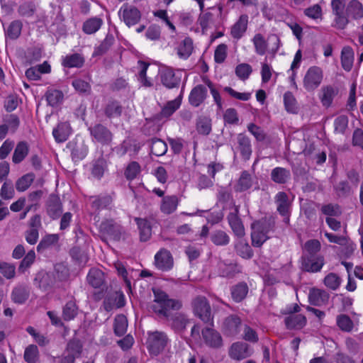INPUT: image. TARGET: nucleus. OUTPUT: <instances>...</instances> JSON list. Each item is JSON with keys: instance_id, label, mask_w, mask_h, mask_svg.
Returning a JSON list of instances; mask_svg holds the SVG:
<instances>
[{"instance_id": "obj_12", "label": "nucleus", "mask_w": 363, "mask_h": 363, "mask_svg": "<svg viewBox=\"0 0 363 363\" xmlns=\"http://www.w3.org/2000/svg\"><path fill=\"white\" fill-rule=\"evenodd\" d=\"M242 328V320L238 315L232 314L226 317L223 323L222 330L227 336L234 337L238 335Z\"/></svg>"}, {"instance_id": "obj_49", "label": "nucleus", "mask_w": 363, "mask_h": 363, "mask_svg": "<svg viewBox=\"0 0 363 363\" xmlns=\"http://www.w3.org/2000/svg\"><path fill=\"white\" fill-rule=\"evenodd\" d=\"M167 151V143L159 138H152L151 140V154L160 157L164 155Z\"/></svg>"}, {"instance_id": "obj_15", "label": "nucleus", "mask_w": 363, "mask_h": 363, "mask_svg": "<svg viewBox=\"0 0 363 363\" xmlns=\"http://www.w3.org/2000/svg\"><path fill=\"white\" fill-rule=\"evenodd\" d=\"M228 224L235 235L242 238L245 235V228L242 220L239 217V206H235L233 211L227 216Z\"/></svg>"}, {"instance_id": "obj_19", "label": "nucleus", "mask_w": 363, "mask_h": 363, "mask_svg": "<svg viewBox=\"0 0 363 363\" xmlns=\"http://www.w3.org/2000/svg\"><path fill=\"white\" fill-rule=\"evenodd\" d=\"M248 18L247 15L242 14L232 26L230 28V35L233 39L239 40L243 37L247 29Z\"/></svg>"}, {"instance_id": "obj_41", "label": "nucleus", "mask_w": 363, "mask_h": 363, "mask_svg": "<svg viewBox=\"0 0 363 363\" xmlns=\"http://www.w3.org/2000/svg\"><path fill=\"white\" fill-rule=\"evenodd\" d=\"M78 314V306L74 300L67 301L62 308V318L65 321L74 320Z\"/></svg>"}, {"instance_id": "obj_13", "label": "nucleus", "mask_w": 363, "mask_h": 363, "mask_svg": "<svg viewBox=\"0 0 363 363\" xmlns=\"http://www.w3.org/2000/svg\"><path fill=\"white\" fill-rule=\"evenodd\" d=\"M206 326L204 328L202 331V337L205 344L209 347L218 349L222 347L223 345V338L220 334L213 328L212 326Z\"/></svg>"}, {"instance_id": "obj_53", "label": "nucleus", "mask_w": 363, "mask_h": 363, "mask_svg": "<svg viewBox=\"0 0 363 363\" xmlns=\"http://www.w3.org/2000/svg\"><path fill=\"white\" fill-rule=\"evenodd\" d=\"M46 100L50 106H56L63 99V93L57 89H48L45 93Z\"/></svg>"}, {"instance_id": "obj_16", "label": "nucleus", "mask_w": 363, "mask_h": 363, "mask_svg": "<svg viewBox=\"0 0 363 363\" xmlns=\"http://www.w3.org/2000/svg\"><path fill=\"white\" fill-rule=\"evenodd\" d=\"M182 73L180 70L177 72L171 68L165 69L161 74V82L168 89L179 87Z\"/></svg>"}, {"instance_id": "obj_34", "label": "nucleus", "mask_w": 363, "mask_h": 363, "mask_svg": "<svg viewBox=\"0 0 363 363\" xmlns=\"http://www.w3.org/2000/svg\"><path fill=\"white\" fill-rule=\"evenodd\" d=\"M179 199L177 196H164L160 206V210L165 214H170L174 212L178 206Z\"/></svg>"}, {"instance_id": "obj_8", "label": "nucleus", "mask_w": 363, "mask_h": 363, "mask_svg": "<svg viewBox=\"0 0 363 363\" xmlns=\"http://www.w3.org/2000/svg\"><path fill=\"white\" fill-rule=\"evenodd\" d=\"M332 12L335 16L334 26L338 29H344L349 23L347 18L346 6L344 1L332 0Z\"/></svg>"}, {"instance_id": "obj_48", "label": "nucleus", "mask_w": 363, "mask_h": 363, "mask_svg": "<svg viewBox=\"0 0 363 363\" xmlns=\"http://www.w3.org/2000/svg\"><path fill=\"white\" fill-rule=\"evenodd\" d=\"M252 186V179L251 175L247 172L243 171L235 186V191L242 192L248 190Z\"/></svg>"}, {"instance_id": "obj_45", "label": "nucleus", "mask_w": 363, "mask_h": 363, "mask_svg": "<svg viewBox=\"0 0 363 363\" xmlns=\"http://www.w3.org/2000/svg\"><path fill=\"white\" fill-rule=\"evenodd\" d=\"M235 249L236 253L243 259H250L254 255V252L251 247L244 240L238 241L235 245Z\"/></svg>"}, {"instance_id": "obj_26", "label": "nucleus", "mask_w": 363, "mask_h": 363, "mask_svg": "<svg viewBox=\"0 0 363 363\" xmlns=\"http://www.w3.org/2000/svg\"><path fill=\"white\" fill-rule=\"evenodd\" d=\"M347 18L358 20L363 18V6L358 0H351L346 6Z\"/></svg>"}, {"instance_id": "obj_55", "label": "nucleus", "mask_w": 363, "mask_h": 363, "mask_svg": "<svg viewBox=\"0 0 363 363\" xmlns=\"http://www.w3.org/2000/svg\"><path fill=\"white\" fill-rule=\"evenodd\" d=\"M213 244L218 246H225L230 242V237L223 230H216L211 235Z\"/></svg>"}, {"instance_id": "obj_30", "label": "nucleus", "mask_w": 363, "mask_h": 363, "mask_svg": "<svg viewBox=\"0 0 363 363\" xmlns=\"http://www.w3.org/2000/svg\"><path fill=\"white\" fill-rule=\"evenodd\" d=\"M284 323L287 329H301L306 324V318L301 314H292L285 318Z\"/></svg>"}, {"instance_id": "obj_14", "label": "nucleus", "mask_w": 363, "mask_h": 363, "mask_svg": "<svg viewBox=\"0 0 363 363\" xmlns=\"http://www.w3.org/2000/svg\"><path fill=\"white\" fill-rule=\"evenodd\" d=\"M155 264L157 269L162 272H168L172 269L174 260L170 252L161 249L155 255Z\"/></svg>"}, {"instance_id": "obj_63", "label": "nucleus", "mask_w": 363, "mask_h": 363, "mask_svg": "<svg viewBox=\"0 0 363 363\" xmlns=\"http://www.w3.org/2000/svg\"><path fill=\"white\" fill-rule=\"evenodd\" d=\"M337 325L342 331L350 332L353 328V322L351 318L345 314L337 316Z\"/></svg>"}, {"instance_id": "obj_43", "label": "nucleus", "mask_w": 363, "mask_h": 363, "mask_svg": "<svg viewBox=\"0 0 363 363\" xmlns=\"http://www.w3.org/2000/svg\"><path fill=\"white\" fill-rule=\"evenodd\" d=\"M48 213L53 219L62 213V203L57 196H51L48 203Z\"/></svg>"}, {"instance_id": "obj_37", "label": "nucleus", "mask_w": 363, "mask_h": 363, "mask_svg": "<svg viewBox=\"0 0 363 363\" xmlns=\"http://www.w3.org/2000/svg\"><path fill=\"white\" fill-rule=\"evenodd\" d=\"M84 58L79 53L67 55L63 57L62 62V66L67 68H80L84 65Z\"/></svg>"}, {"instance_id": "obj_54", "label": "nucleus", "mask_w": 363, "mask_h": 363, "mask_svg": "<svg viewBox=\"0 0 363 363\" xmlns=\"http://www.w3.org/2000/svg\"><path fill=\"white\" fill-rule=\"evenodd\" d=\"M284 104L285 109L291 113H296L298 106L294 94L291 91H286L284 94Z\"/></svg>"}, {"instance_id": "obj_27", "label": "nucleus", "mask_w": 363, "mask_h": 363, "mask_svg": "<svg viewBox=\"0 0 363 363\" xmlns=\"http://www.w3.org/2000/svg\"><path fill=\"white\" fill-rule=\"evenodd\" d=\"M248 291V286L244 281L239 282L233 286L230 289L231 297L236 303H240L243 301L247 296Z\"/></svg>"}, {"instance_id": "obj_25", "label": "nucleus", "mask_w": 363, "mask_h": 363, "mask_svg": "<svg viewBox=\"0 0 363 363\" xmlns=\"http://www.w3.org/2000/svg\"><path fill=\"white\" fill-rule=\"evenodd\" d=\"M71 127L69 123H60L53 129L52 135L57 143L66 141L71 134Z\"/></svg>"}, {"instance_id": "obj_51", "label": "nucleus", "mask_w": 363, "mask_h": 363, "mask_svg": "<svg viewBox=\"0 0 363 363\" xmlns=\"http://www.w3.org/2000/svg\"><path fill=\"white\" fill-rule=\"evenodd\" d=\"M181 99L176 98L174 100L169 101L162 108L160 116L162 118H169L181 106Z\"/></svg>"}, {"instance_id": "obj_35", "label": "nucleus", "mask_w": 363, "mask_h": 363, "mask_svg": "<svg viewBox=\"0 0 363 363\" xmlns=\"http://www.w3.org/2000/svg\"><path fill=\"white\" fill-rule=\"evenodd\" d=\"M103 23V20L99 17L90 18L84 22L82 30L88 35L94 34L101 28Z\"/></svg>"}, {"instance_id": "obj_62", "label": "nucleus", "mask_w": 363, "mask_h": 363, "mask_svg": "<svg viewBox=\"0 0 363 363\" xmlns=\"http://www.w3.org/2000/svg\"><path fill=\"white\" fill-rule=\"evenodd\" d=\"M94 198L91 207L96 211L106 208L111 203V198L109 196H99Z\"/></svg>"}, {"instance_id": "obj_39", "label": "nucleus", "mask_w": 363, "mask_h": 363, "mask_svg": "<svg viewBox=\"0 0 363 363\" xmlns=\"http://www.w3.org/2000/svg\"><path fill=\"white\" fill-rule=\"evenodd\" d=\"M89 152L88 146L84 142L76 143L72 149L71 156L74 163L79 162L84 160Z\"/></svg>"}, {"instance_id": "obj_46", "label": "nucleus", "mask_w": 363, "mask_h": 363, "mask_svg": "<svg viewBox=\"0 0 363 363\" xmlns=\"http://www.w3.org/2000/svg\"><path fill=\"white\" fill-rule=\"evenodd\" d=\"M115 42V38L111 33H108L100 45L94 48V55H102L105 54Z\"/></svg>"}, {"instance_id": "obj_9", "label": "nucleus", "mask_w": 363, "mask_h": 363, "mask_svg": "<svg viewBox=\"0 0 363 363\" xmlns=\"http://www.w3.org/2000/svg\"><path fill=\"white\" fill-rule=\"evenodd\" d=\"M325 264L323 255H303L301 266L303 270L310 273H317L321 271Z\"/></svg>"}, {"instance_id": "obj_64", "label": "nucleus", "mask_w": 363, "mask_h": 363, "mask_svg": "<svg viewBox=\"0 0 363 363\" xmlns=\"http://www.w3.org/2000/svg\"><path fill=\"white\" fill-rule=\"evenodd\" d=\"M349 119L345 115L337 116L334 121V131L335 133L344 134L348 126Z\"/></svg>"}, {"instance_id": "obj_38", "label": "nucleus", "mask_w": 363, "mask_h": 363, "mask_svg": "<svg viewBox=\"0 0 363 363\" xmlns=\"http://www.w3.org/2000/svg\"><path fill=\"white\" fill-rule=\"evenodd\" d=\"M29 152L28 145L26 141L19 142L13 154L12 162L14 164L21 163L28 155Z\"/></svg>"}, {"instance_id": "obj_33", "label": "nucleus", "mask_w": 363, "mask_h": 363, "mask_svg": "<svg viewBox=\"0 0 363 363\" xmlns=\"http://www.w3.org/2000/svg\"><path fill=\"white\" fill-rule=\"evenodd\" d=\"M135 220L140 232V240L147 241L152 235V227L150 222L147 219L140 218H135Z\"/></svg>"}, {"instance_id": "obj_23", "label": "nucleus", "mask_w": 363, "mask_h": 363, "mask_svg": "<svg viewBox=\"0 0 363 363\" xmlns=\"http://www.w3.org/2000/svg\"><path fill=\"white\" fill-rule=\"evenodd\" d=\"M35 281L38 282V287L39 289L42 291H47L54 286L56 277L54 273H39L35 277Z\"/></svg>"}, {"instance_id": "obj_7", "label": "nucleus", "mask_w": 363, "mask_h": 363, "mask_svg": "<svg viewBox=\"0 0 363 363\" xmlns=\"http://www.w3.org/2000/svg\"><path fill=\"white\" fill-rule=\"evenodd\" d=\"M90 135L93 141L102 145H108L113 140V134L111 130L101 123H96L89 127Z\"/></svg>"}, {"instance_id": "obj_44", "label": "nucleus", "mask_w": 363, "mask_h": 363, "mask_svg": "<svg viewBox=\"0 0 363 363\" xmlns=\"http://www.w3.org/2000/svg\"><path fill=\"white\" fill-rule=\"evenodd\" d=\"M252 42L255 47V51L257 55H265L267 50L268 43L262 34L256 33L252 38Z\"/></svg>"}, {"instance_id": "obj_21", "label": "nucleus", "mask_w": 363, "mask_h": 363, "mask_svg": "<svg viewBox=\"0 0 363 363\" xmlns=\"http://www.w3.org/2000/svg\"><path fill=\"white\" fill-rule=\"evenodd\" d=\"M219 275L222 277L232 278L235 274L242 272L241 266L235 262L226 263L224 261H219L218 263Z\"/></svg>"}, {"instance_id": "obj_57", "label": "nucleus", "mask_w": 363, "mask_h": 363, "mask_svg": "<svg viewBox=\"0 0 363 363\" xmlns=\"http://www.w3.org/2000/svg\"><path fill=\"white\" fill-rule=\"evenodd\" d=\"M321 249V244L318 240L311 239L304 244L306 253L303 255H318Z\"/></svg>"}, {"instance_id": "obj_59", "label": "nucleus", "mask_w": 363, "mask_h": 363, "mask_svg": "<svg viewBox=\"0 0 363 363\" xmlns=\"http://www.w3.org/2000/svg\"><path fill=\"white\" fill-rule=\"evenodd\" d=\"M323 282L328 289L335 291L341 284V278L337 274L330 272L325 277Z\"/></svg>"}, {"instance_id": "obj_11", "label": "nucleus", "mask_w": 363, "mask_h": 363, "mask_svg": "<svg viewBox=\"0 0 363 363\" xmlns=\"http://www.w3.org/2000/svg\"><path fill=\"white\" fill-rule=\"evenodd\" d=\"M167 313V315H162V316L165 317L167 321L169 322L172 329L177 333L183 332L186 329L189 323V319L185 314L179 312L172 313L170 310Z\"/></svg>"}, {"instance_id": "obj_2", "label": "nucleus", "mask_w": 363, "mask_h": 363, "mask_svg": "<svg viewBox=\"0 0 363 363\" xmlns=\"http://www.w3.org/2000/svg\"><path fill=\"white\" fill-rule=\"evenodd\" d=\"M193 311L196 316L203 323L213 325V318L211 309L207 298L205 296H196L191 303Z\"/></svg>"}, {"instance_id": "obj_22", "label": "nucleus", "mask_w": 363, "mask_h": 363, "mask_svg": "<svg viewBox=\"0 0 363 363\" xmlns=\"http://www.w3.org/2000/svg\"><path fill=\"white\" fill-rule=\"evenodd\" d=\"M207 96V89L202 84L196 85L194 87L189 96V104L194 106H199Z\"/></svg>"}, {"instance_id": "obj_1", "label": "nucleus", "mask_w": 363, "mask_h": 363, "mask_svg": "<svg viewBox=\"0 0 363 363\" xmlns=\"http://www.w3.org/2000/svg\"><path fill=\"white\" fill-rule=\"evenodd\" d=\"M275 222L272 218H264L252 223V245L260 247L270 238V233L274 232Z\"/></svg>"}, {"instance_id": "obj_40", "label": "nucleus", "mask_w": 363, "mask_h": 363, "mask_svg": "<svg viewBox=\"0 0 363 363\" xmlns=\"http://www.w3.org/2000/svg\"><path fill=\"white\" fill-rule=\"evenodd\" d=\"M128 319L123 314L117 315L114 319L113 332L118 337H121L125 334L128 328Z\"/></svg>"}, {"instance_id": "obj_47", "label": "nucleus", "mask_w": 363, "mask_h": 363, "mask_svg": "<svg viewBox=\"0 0 363 363\" xmlns=\"http://www.w3.org/2000/svg\"><path fill=\"white\" fill-rule=\"evenodd\" d=\"M35 174L33 173H27L21 177L16 182V189L18 192H23L26 191L32 184L35 179Z\"/></svg>"}, {"instance_id": "obj_36", "label": "nucleus", "mask_w": 363, "mask_h": 363, "mask_svg": "<svg viewBox=\"0 0 363 363\" xmlns=\"http://www.w3.org/2000/svg\"><path fill=\"white\" fill-rule=\"evenodd\" d=\"M193 42L190 38H185L177 48V54L180 59L186 60L191 55Z\"/></svg>"}, {"instance_id": "obj_3", "label": "nucleus", "mask_w": 363, "mask_h": 363, "mask_svg": "<svg viewBox=\"0 0 363 363\" xmlns=\"http://www.w3.org/2000/svg\"><path fill=\"white\" fill-rule=\"evenodd\" d=\"M155 301L157 304L155 305L153 308L159 315H167L169 310H179L182 306L181 301L169 298L164 292H155Z\"/></svg>"}, {"instance_id": "obj_29", "label": "nucleus", "mask_w": 363, "mask_h": 363, "mask_svg": "<svg viewBox=\"0 0 363 363\" xmlns=\"http://www.w3.org/2000/svg\"><path fill=\"white\" fill-rule=\"evenodd\" d=\"M337 94V90L331 85L323 86L320 89V100L325 107H330L333 103L335 96Z\"/></svg>"}, {"instance_id": "obj_24", "label": "nucleus", "mask_w": 363, "mask_h": 363, "mask_svg": "<svg viewBox=\"0 0 363 363\" xmlns=\"http://www.w3.org/2000/svg\"><path fill=\"white\" fill-rule=\"evenodd\" d=\"M238 149L245 160H250L252 155V145L250 138L245 134L240 133L237 137Z\"/></svg>"}, {"instance_id": "obj_61", "label": "nucleus", "mask_w": 363, "mask_h": 363, "mask_svg": "<svg viewBox=\"0 0 363 363\" xmlns=\"http://www.w3.org/2000/svg\"><path fill=\"white\" fill-rule=\"evenodd\" d=\"M235 72L240 79L245 81L249 78L252 72V68L247 63H241L236 66Z\"/></svg>"}, {"instance_id": "obj_52", "label": "nucleus", "mask_w": 363, "mask_h": 363, "mask_svg": "<svg viewBox=\"0 0 363 363\" xmlns=\"http://www.w3.org/2000/svg\"><path fill=\"white\" fill-rule=\"evenodd\" d=\"M141 172V167L138 162H130L124 171V176L128 181H133Z\"/></svg>"}, {"instance_id": "obj_56", "label": "nucleus", "mask_w": 363, "mask_h": 363, "mask_svg": "<svg viewBox=\"0 0 363 363\" xmlns=\"http://www.w3.org/2000/svg\"><path fill=\"white\" fill-rule=\"evenodd\" d=\"M23 23L19 20L12 21L6 30V35L11 40L17 39L21 33Z\"/></svg>"}, {"instance_id": "obj_50", "label": "nucleus", "mask_w": 363, "mask_h": 363, "mask_svg": "<svg viewBox=\"0 0 363 363\" xmlns=\"http://www.w3.org/2000/svg\"><path fill=\"white\" fill-rule=\"evenodd\" d=\"M122 110L123 108L118 101H110L105 107L104 113L109 118H116L121 116Z\"/></svg>"}, {"instance_id": "obj_42", "label": "nucleus", "mask_w": 363, "mask_h": 363, "mask_svg": "<svg viewBox=\"0 0 363 363\" xmlns=\"http://www.w3.org/2000/svg\"><path fill=\"white\" fill-rule=\"evenodd\" d=\"M354 52L350 47H344L341 52V64L345 71H350L353 65Z\"/></svg>"}, {"instance_id": "obj_28", "label": "nucleus", "mask_w": 363, "mask_h": 363, "mask_svg": "<svg viewBox=\"0 0 363 363\" xmlns=\"http://www.w3.org/2000/svg\"><path fill=\"white\" fill-rule=\"evenodd\" d=\"M270 177L274 183L284 184L291 179V172L286 168L277 167L272 170Z\"/></svg>"}, {"instance_id": "obj_20", "label": "nucleus", "mask_w": 363, "mask_h": 363, "mask_svg": "<svg viewBox=\"0 0 363 363\" xmlns=\"http://www.w3.org/2000/svg\"><path fill=\"white\" fill-rule=\"evenodd\" d=\"M330 294L325 290L313 288L308 294V301L311 305L322 306L328 303Z\"/></svg>"}, {"instance_id": "obj_31", "label": "nucleus", "mask_w": 363, "mask_h": 363, "mask_svg": "<svg viewBox=\"0 0 363 363\" xmlns=\"http://www.w3.org/2000/svg\"><path fill=\"white\" fill-rule=\"evenodd\" d=\"M86 279L92 287L99 289L104 283V274L101 270L92 268L89 270Z\"/></svg>"}, {"instance_id": "obj_32", "label": "nucleus", "mask_w": 363, "mask_h": 363, "mask_svg": "<svg viewBox=\"0 0 363 363\" xmlns=\"http://www.w3.org/2000/svg\"><path fill=\"white\" fill-rule=\"evenodd\" d=\"M30 296V290L28 286L19 285L15 287L11 293L12 301L18 304L24 303Z\"/></svg>"}, {"instance_id": "obj_58", "label": "nucleus", "mask_w": 363, "mask_h": 363, "mask_svg": "<svg viewBox=\"0 0 363 363\" xmlns=\"http://www.w3.org/2000/svg\"><path fill=\"white\" fill-rule=\"evenodd\" d=\"M59 237L56 234H49L44 236L37 246L38 252H43L45 249L57 242Z\"/></svg>"}, {"instance_id": "obj_4", "label": "nucleus", "mask_w": 363, "mask_h": 363, "mask_svg": "<svg viewBox=\"0 0 363 363\" xmlns=\"http://www.w3.org/2000/svg\"><path fill=\"white\" fill-rule=\"evenodd\" d=\"M168 342V337L165 333L155 331L148 333L147 340L149 352L153 355H158L162 352Z\"/></svg>"}, {"instance_id": "obj_5", "label": "nucleus", "mask_w": 363, "mask_h": 363, "mask_svg": "<svg viewBox=\"0 0 363 363\" xmlns=\"http://www.w3.org/2000/svg\"><path fill=\"white\" fill-rule=\"evenodd\" d=\"M118 16L120 19L130 28L140 22L142 14L140 11L135 6L125 3L120 8Z\"/></svg>"}, {"instance_id": "obj_10", "label": "nucleus", "mask_w": 363, "mask_h": 363, "mask_svg": "<svg viewBox=\"0 0 363 363\" xmlns=\"http://www.w3.org/2000/svg\"><path fill=\"white\" fill-rule=\"evenodd\" d=\"M253 353V350L246 342H236L231 345L228 354L229 357L235 360L240 361L250 357Z\"/></svg>"}, {"instance_id": "obj_60", "label": "nucleus", "mask_w": 363, "mask_h": 363, "mask_svg": "<svg viewBox=\"0 0 363 363\" xmlns=\"http://www.w3.org/2000/svg\"><path fill=\"white\" fill-rule=\"evenodd\" d=\"M203 82L208 86L218 109L221 110L223 108V101L218 90L215 84L208 79H204Z\"/></svg>"}, {"instance_id": "obj_18", "label": "nucleus", "mask_w": 363, "mask_h": 363, "mask_svg": "<svg viewBox=\"0 0 363 363\" xmlns=\"http://www.w3.org/2000/svg\"><path fill=\"white\" fill-rule=\"evenodd\" d=\"M100 230L114 240H118L122 233V227L113 220H106L100 224Z\"/></svg>"}, {"instance_id": "obj_6", "label": "nucleus", "mask_w": 363, "mask_h": 363, "mask_svg": "<svg viewBox=\"0 0 363 363\" xmlns=\"http://www.w3.org/2000/svg\"><path fill=\"white\" fill-rule=\"evenodd\" d=\"M323 79V72L318 66H312L307 70L303 80V87L308 91H313L321 84Z\"/></svg>"}, {"instance_id": "obj_17", "label": "nucleus", "mask_w": 363, "mask_h": 363, "mask_svg": "<svg viewBox=\"0 0 363 363\" xmlns=\"http://www.w3.org/2000/svg\"><path fill=\"white\" fill-rule=\"evenodd\" d=\"M274 202L277 204L278 213L281 216L286 217L287 221H289L291 203L287 194L284 191H279L274 196Z\"/></svg>"}]
</instances>
